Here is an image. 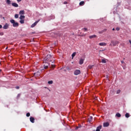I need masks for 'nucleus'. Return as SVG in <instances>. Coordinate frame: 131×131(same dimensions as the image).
<instances>
[{
  "label": "nucleus",
  "mask_w": 131,
  "mask_h": 131,
  "mask_svg": "<svg viewBox=\"0 0 131 131\" xmlns=\"http://www.w3.org/2000/svg\"><path fill=\"white\" fill-rule=\"evenodd\" d=\"M10 22L12 24H13V27H19V23L17 22H16L15 20L14 19H11L10 20Z\"/></svg>",
  "instance_id": "nucleus-1"
},
{
  "label": "nucleus",
  "mask_w": 131,
  "mask_h": 131,
  "mask_svg": "<svg viewBox=\"0 0 131 131\" xmlns=\"http://www.w3.org/2000/svg\"><path fill=\"white\" fill-rule=\"evenodd\" d=\"M46 60L47 62H52V55L50 54L47 55Z\"/></svg>",
  "instance_id": "nucleus-2"
},
{
  "label": "nucleus",
  "mask_w": 131,
  "mask_h": 131,
  "mask_svg": "<svg viewBox=\"0 0 131 131\" xmlns=\"http://www.w3.org/2000/svg\"><path fill=\"white\" fill-rule=\"evenodd\" d=\"M111 42V43H113V46L114 47H115L116 45H118V43H119V42L118 41H114V40H112Z\"/></svg>",
  "instance_id": "nucleus-3"
},
{
  "label": "nucleus",
  "mask_w": 131,
  "mask_h": 131,
  "mask_svg": "<svg viewBox=\"0 0 131 131\" xmlns=\"http://www.w3.org/2000/svg\"><path fill=\"white\" fill-rule=\"evenodd\" d=\"M39 21H40V20L39 19V20L36 21L34 24H33L31 25V27L32 28H33V27H35V26H36V25L37 24V23H38Z\"/></svg>",
  "instance_id": "nucleus-4"
},
{
  "label": "nucleus",
  "mask_w": 131,
  "mask_h": 131,
  "mask_svg": "<svg viewBox=\"0 0 131 131\" xmlns=\"http://www.w3.org/2000/svg\"><path fill=\"white\" fill-rule=\"evenodd\" d=\"M79 74H80V70H76L74 72V75H78Z\"/></svg>",
  "instance_id": "nucleus-5"
},
{
  "label": "nucleus",
  "mask_w": 131,
  "mask_h": 131,
  "mask_svg": "<svg viewBox=\"0 0 131 131\" xmlns=\"http://www.w3.org/2000/svg\"><path fill=\"white\" fill-rule=\"evenodd\" d=\"M49 66H50V64L49 63H45V64H44V69H48V68H49Z\"/></svg>",
  "instance_id": "nucleus-6"
},
{
  "label": "nucleus",
  "mask_w": 131,
  "mask_h": 131,
  "mask_svg": "<svg viewBox=\"0 0 131 131\" xmlns=\"http://www.w3.org/2000/svg\"><path fill=\"white\" fill-rule=\"evenodd\" d=\"M12 6L13 7H14L15 8H18V7H19V5H18V4H17L16 3H12Z\"/></svg>",
  "instance_id": "nucleus-7"
},
{
  "label": "nucleus",
  "mask_w": 131,
  "mask_h": 131,
  "mask_svg": "<svg viewBox=\"0 0 131 131\" xmlns=\"http://www.w3.org/2000/svg\"><path fill=\"white\" fill-rule=\"evenodd\" d=\"M110 125L109 122H104L103 123V126L104 127H108Z\"/></svg>",
  "instance_id": "nucleus-8"
},
{
  "label": "nucleus",
  "mask_w": 131,
  "mask_h": 131,
  "mask_svg": "<svg viewBox=\"0 0 131 131\" xmlns=\"http://www.w3.org/2000/svg\"><path fill=\"white\" fill-rule=\"evenodd\" d=\"M9 28V24H6L4 26H3V29H8Z\"/></svg>",
  "instance_id": "nucleus-9"
},
{
  "label": "nucleus",
  "mask_w": 131,
  "mask_h": 131,
  "mask_svg": "<svg viewBox=\"0 0 131 131\" xmlns=\"http://www.w3.org/2000/svg\"><path fill=\"white\" fill-rule=\"evenodd\" d=\"M99 46H100L101 47H103L105 46H107V43H105V42H100L99 43Z\"/></svg>",
  "instance_id": "nucleus-10"
},
{
  "label": "nucleus",
  "mask_w": 131,
  "mask_h": 131,
  "mask_svg": "<svg viewBox=\"0 0 131 131\" xmlns=\"http://www.w3.org/2000/svg\"><path fill=\"white\" fill-rule=\"evenodd\" d=\"M30 120L31 122H32V123H34V120H35L34 118L31 117L30 118Z\"/></svg>",
  "instance_id": "nucleus-11"
},
{
  "label": "nucleus",
  "mask_w": 131,
  "mask_h": 131,
  "mask_svg": "<svg viewBox=\"0 0 131 131\" xmlns=\"http://www.w3.org/2000/svg\"><path fill=\"white\" fill-rule=\"evenodd\" d=\"M101 128H102V125H100L97 127L96 131H100V129H101Z\"/></svg>",
  "instance_id": "nucleus-12"
},
{
  "label": "nucleus",
  "mask_w": 131,
  "mask_h": 131,
  "mask_svg": "<svg viewBox=\"0 0 131 131\" xmlns=\"http://www.w3.org/2000/svg\"><path fill=\"white\" fill-rule=\"evenodd\" d=\"M88 121H89V122H92V121H93V117L90 116V117L88 118Z\"/></svg>",
  "instance_id": "nucleus-13"
},
{
  "label": "nucleus",
  "mask_w": 131,
  "mask_h": 131,
  "mask_svg": "<svg viewBox=\"0 0 131 131\" xmlns=\"http://www.w3.org/2000/svg\"><path fill=\"white\" fill-rule=\"evenodd\" d=\"M19 15H24L25 14V12H24V10H21L19 12Z\"/></svg>",
  "instance_id": "nucleus-14"
},
{
  "label": "nucleus",
  "mask_w": 131,
  "mask_h": 131,
  "mask_svg": "<svg viewBox=\"0 0 131 131\" xmlns=\"http://www.w3.org/2000/svg\"><path fill=\"white\" fill-rule=\"evenodd\" d=\"M19 19L20 20H24V19H25V16H24V15H20V16L19 17Z\"/></svg>",
  "instance_id": "nucleus-15"
},
{
  "label": "nucleus",
  "mask_w": 131,
  "mask_h": 131,
  "mask_svg": "<svg viewBox=\"0 0 131 131\" xmlns=\"http://www.w3.org/2000/svg\"><path fill=\"white\" fill-rule=\"evenodd\" d=\"M83 63V59H80L79 61V64L80 65H82V63Z\"/></svg>",
  "instance_id": "nucleus-16"
},
{
  "label": "nucleus",
  "mask_w": 131,
  "mask_h": 131,
  "mask_svg": "<svg viewBox=\"0 0 131 131\" xmlns=\"http://www.w3.org/2000/svg\"><path fill=\"white\" fill-rule=\"evenodd\" d=\"M89 37H90V38H91V39H92V38H95V37H97V35H93L90 36Z\"/></svg>",
  "instance_id": "nucleus-17"
},
{
  "label": "nucleus",
  "mask_w": 131,
  "mask_h": 131,
  "mask_svg": "<svg viewBox=\"0 0 131 131\" xmlns=\"http://www.w3.org/2000/svg\"><path fill=\"white\" fill-rule=\"evenodd\" d=\"M116 116H117V117H121V115L119 113H117L116 114Z\"/></svg>",
  "instance_id": "nucleus-18"
},
{
  "label": "nucleus",
  "mask_w": 131,
  "mask_h": 131,
  "mask_svg": "<svg viewBox=\"0 0 131 131\" xmlns=\"http://www.w3.org/2000/svg\"><path fill=\"white\" fill-rule=\"evenodd\" d=\"M94 67V65H89L88 67V69H92Z\"/></svg>",
  "instance_id": "nucleus-19"
},
{
  "label": "nucleus",
  "mask_w": 131,
  "mask_h": 131,
  "mask_svg": "<svg viewBox=\"0 0 131 131\" xmlns=\"http://www.w3.org/2000/svg\"><path fill=\"white\" fill-rule=\"evenodd\" d=\"M6 3L7 5H11V0H6Z\"/></svg>",
  "instance_id": "nucleus-20"
},
{
  "label": "nucleus",
  "mask_w": 131,
  "mask_h": 131,
  "mask_svg": "<svg viewBox=\"0 0 131 131\" xmlns=\"http://www.w3.org/2000/svg\"><path fill=\"white\" fill-rule=\"evenodd\" d=\"M101 62L103 63V64H105V63L107 62V61H106V59H104L101 60Z\"/></svg>",
  "instance_id": "nucleus-21"
},
{
  "label": "nucleus",
  "mask_w": 131,
  "mask_h": 131,
  "mask_svg": "<svg viewBox=\"0 0 131 131\" xmlns=\"http://www.w3.org/2000/svg\"><path fill=\"white\" fill-rule=\"evenodd\" d=\"M84 5V2H83V1H82V2H80V3H79L80 6H83Z\"/></svg>",
  "instance_id": "nucleus-22"
},
{
  "label": "nucleus",
  "mask_w": 131,
  "mask_h": 131,
  "mask_svg": "<svg viewBox=\"0 0 131 131\" xmlns=\"http://www.w3.org/2000/svg\"><path fill=\"white\" fill-rule=\"evenodd\" d=\"M125 117L126 118H128V117H129V114H128V113H126L125 114Z\"/></svg>",
  "instance_id": "nucleus-23"
},
{
  "label": "nucleus",
  "mask_w": 131,
  "mask_h": 131,
  "mask_svg": "<svg viewBox=\"0 0 131 131\" xmlns=\"http://www.w3.org/2000/svg\"><path fill=\"white\" fill-rule=\"evenodd\" d=\"M14 17L16 19H17V18H19V14H15Z\"/></svg>",
  "instance_id": "nucleus-24"
},
{
  "label": "nucleus",
  "mask_w": 131,
  "mask_h": 131,
  "mask_svg": "<svg viewBox=\"0 0 131 131\" xmlns=\"http://www.w3.org/2000/svg\"><path fill=\"white\" fill-rule=\"evenodd\" d=\"M20 23H21V24H24V19H20V20L19 21Z\"/></svg>",
  "instance_id": "nucleus-25"
},
{
  "label": "nucleus",
  "mask_w": 131,
  "mask_h": 131,
  "mask_svg": "<svg viewBox=\"0 0 131 131\" xmlns=\"http://www.w3.org/2000/svg\"><path fill=\"white\" fill-rule=\"evenodd\" d=\"M75 55H76V52H74L72 55V58H74V57H75Z\"/></svg>",
  "instance_id": "nucleus-26"
},
{
  "label": "nucleus",
  "mask_w": 131,
  "mask_h": 131,
  "mask_svg": "<svg viewBox=\"0 0 131 131\" xmlns=\"http://www.w3.org/2000/svg\"><path fill=\"white\" fill-rule=\"evenodd\" d=\"M82 30H83V31H88V28H84L82 29Z\"/></svg>",
  "instance_id": "nucleus-27"
},
{
  "label": "nucleus",
  "mask_w": 131,
  "mask_h": 131,
  "mask_svg": "<svg viewBox=\"0 0 131 131\" xmlns=\"http://www.w3.org/2000/svg\"><path fill=\"white\" fill-rule=\"evenodd\" d=\"M48 83L49 84H53V81H49Z\"/></svg>",
  "instance_id": "nucleus-28"
},
{
  "label": "nucleus",
  "mask_w": 131,
  "mask_h": 131,
  "mask_svg": "<svg viewBox=\"0 0 131 131\" xmlns=\"http://www.w3.org/2000/svg\"><path fill=\"white\" fill-rule=\"evenodd\" d=\"M26 116H27V117H29V116H30V113H27Z\"/></svg>",
  "instance_id": "nucleus-29"
},
{
  "label": "nucleus",
  "mask_w": 131,
  "mask_h": 131,
  "mask_svg": "<svg viewBox=\"0 0 131 131\" xmlns=\"http://www.w3.org/2000/svg\"><path fill=\"white\" fill-rule=\"evenodd\" d=\"M120 90H118V91H117L116 94H120Z\"/></svg>",
  "instance_id": "nucleus-30"
},
{
  "label": "nucleus",
  "mask_w": 131,
  "mask_h": 131,
  "mask_svg": "<svg viewBox=\"0 0 131 131\" xmlns=\"http://www.w3.org/2000/svg\"><path fill=\"white\" fill-rule=\"evenodd\" d=\"M20 96H21V94H20L17 95V99H19V98H20Z\"/></svg>",
  "instance_id": "nucleus-31"
},
{
  "label": "nucleus",
  "mask_w": 131,
  "mask_h": 131,
  "mask_svg": "<svg viewBox=\"0 0 131 131\" xmlns=\"http://www.w3.org/2000/svg\"><path fill=\"white\" fill-rule=\"evenodd\" d=\"M116 29L117 31H119L120 29L119 28H116Z\"/></svg>",
  "instance_id": "nucleus-32"
},
{
  "label": "nucleus",
  "mask_w": 131,
  "mask_h": 131,
  "mask_svg": "<svg viewBox=\"0 0 131 131\" xmlns=\"http://www.w3.org/2000/svg\"><path fill=\"white\" fill-rule=\"evenodd\" d=\"M0 35L1 36L4 35V32H0Z\"/></svg>",
  "instance_id": "nucleus-33"
},
{
  "label": "nucleus",
  "mask_w": 131,
  "mask_h": 131,
  "mask_svg": "<svg viewBox=\"0 0 131 131\" xmlns=\"http://www.w3.org/2000/svg\"><path fill=\"white\" fill-rule=\"evenodd\" d=\"M15 89H16L17 90H19V89H20V87H19V86H17L15 87Z\"/></svg>",
  "instance_id": "nucleus-34"
},
{
  "label": "nucleus",
  "mask_w": 131,
  "mask_h": 131,
  "mask_svg": "<svg viewBox=\"0 0 131 131\" xmlns=\"http://www.w3.org/2000/svg\"><path fill=\"white\" fill-rule=\"evenodd\" d=\"M64 5H67V2H64Z\"/></svg>",
  "instance_id": "nucleus-35"
},
{
  "label": "nucleus",
  "mask_w": 131,
  "mask_h": 131,
  "mask_svg": "<svg viewBox=\"0 0 131 131\" xmlns=\"http://www.w3.org/2000/svg\"><path fill=\"white\" fill-rule=\"evenodd\" d=\"M79 128V127L77 126L76 127L75 129H78Z\"/></svg>",
  "instance_id": "nucleus-36"
},
{
  "label": "nucleus",
  "mask_w": 131,
  "mask_h": 131,
  "mask_svg": "<svg viewBox=\"0 0 131 131\" xmlns=\"http://www.w3.org/2000/svg\"><path fill=\"white\" fill-rule=\"evenodd\" d=\"M21 1H22V0H17V1L18 3H20V2H21Z\"/></svg>",
  "instance_id": "nucleus-37"
},
{
  "label": "nucleus",
  "mask_w": 131,
  "mask_h": 131,
  "mask_svg": "<svg viewBox=\"0 0 131 131\" xmlns=\"http://www.w3.org/2000/svg\"><path fill=\"white\" fill-rule=\"evenodd\" d=\"M1 28H3V26H2V25H0V29Z\"/></svg>",
  "instance_id": "nucleus-38"
},
{
  "label": "nucleus",
  "mask_w": 131,
  "mask_h": 131,
  "mask_svg": "<svg viewBox=\"0 0 131 131\" xmlns=\"http://www.w3.org/2000/svg\"><path fill=\"white\" fill-rule=\"evenodd\" d=\"M52 68H54L55 67V66L52 65Z\"/></svg>",
  "instance_id": "nucleus-39"
},
{
  "label": "nucleus",
  "mask_w": 131,
  "mask_h": 131,
  "mask_svg": "<svg viewBox=\"0 0 131 131\" xmlns=\"http://www.w3.org/2000/svg\"><path fill=\"white\" fill-rule=\"evenodd\" d=\"M121 63H122V64H123V63H124V61H121Z\"/></svg>",
  "instance_id": "nucleus-40"
},
{
  "label": "nucleus",
  "mask_w": 131,
  "mask_h": 131,
  "mask_svg": "<svg viewBox=\"0 0 131 131\" xmlns=\"http://www.w3.org/2000/svg\"><path fill=\"white\" fill-rule=\"evenodd\" d=\"M129 42H130V43L131 45V40H129Z\"/></svg>",
  "instance_id": "nucleus-41"
},
{
  "label": "nucleus",
  "mask_w": 131,
  "mask_h": 131,
  "mask_svg": "<svg viewBox=\"0 0 131 131\" xmlns=\"http://www.w3.org/2000/svg\"><path fill=\"white\" fill-rule=\"evenodd\" d=\"M114 30H115V29L113 28V31H114Z\"/></svg>",
  "instance_id": "nucleus-42"
},
{
  "label": "nucleus",
  "mask_w": 131,
  "mask_h": 131,
  "mask_svg": "<svg viewBox=\"0 0 131 131\" xmlns=\"http://www.w3.org/2000/svg\"><path fill=\"white\" fill-rule=\"evenodd\" d=\"M8 49V47H7L6 48V50H7Z\"/></svg>",
  "instance_id": "nucleus-43"
},
{
  "label": "nucleus",
  "mask_w": 131,
  "mask_h": 131,
  "mask_svg": "<svg viewBox=\"0 0 131 131\" xmlns=\"http://www.w3.org/2000/svg\"><path fill=\"white\" fill-rule=\"evenodd\" d=\"M1 71H2V70H0V72H1Z\"/></svg>",
  "instance_id": "nucleus-44"
},
{
  "label": "nucleus",
  "mask_w": 131,
  "mask_h": 131,
  "mask_svg": "<svg viewBox=\"0 0 131 131\" xmlns=\"http://www.w3.org/2000/svg\"><path fill=\"white\" fill-rule=\"evenodd\" d=\"M0 64H1V62H0Z\"/></svg>",
  "instance_id": "nucleus-45"
}]
</instances>
